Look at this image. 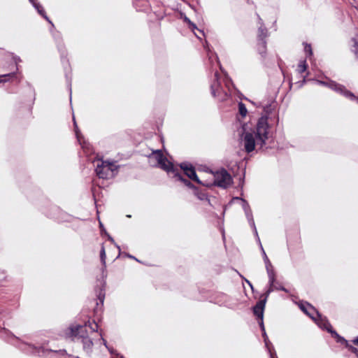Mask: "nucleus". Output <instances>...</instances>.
<instances>
[{"mask_svg":"<svg viewBox=\"0 0 358 358\" xmlns=\"http://www.w3.org/2000/svg\"><path fill=\"white\" fill-rule=\"evenodd\" d=\"M126 256H127V257H129V258H130V259H135V260H136V261H137V262H139V260H138V259H136V258L134 256H133V255H129V254H127V255H126Z\"/></svg>","mask_w":358,"mask_h":358,"instance_id":"obj_50","label":"nucleus"},{"mask_svg":"<svg viewBox=\"0 0 358 358\" xmlns=\"http://www.w3.org/2000/svg\"><path fill=\"white\" fill-rule=\"evenodd\" d=\"M73 122H74L73 124H74V127H75V132H76V135L78 141L82 145L83 148H87L88 149V146H87V143L85 141L82 142L83 136H82L80 131L78 130V126L76 124V122L75 121V118L74 117H73Z\"/></svg>","mask_w":358,"mask_h":358,"instance_id":"obj_22","label":"nucleus"},{"mask_svg":"<svg viewBox=\"0 0 358 358\" xmlns=\"http://www.w3.org/2000/svg\"><path fill=\"white\" fill-rule=\"evenodd\" d=\"M235 199L241 200L242 201V207L244 211L251 209L248 201L241 197H236Z\"/></svg>","mask_w":358,"mask_h":358,"instance_id":"obj_29","label":"nucleus"},{"mask_svg":"<svg viewBox=\"0 0 358 358\" xmlns=\"http://www.w3.org/2000/svg\"><path fill=\"white\" fill-rule=\"evenodd\" d=\"M344 343H343V345H345V346L348 348V350H349V346H352V345H350L348 342V341L345 340L344 342Z\"/></svg>","mask_w":358,"mask_h":358,"instance_id":"obj_46","label":"nucleus"},{"mask_svg":"<svg viewBox=\"0 0 358 358\" xmlns=\"http://www.w3.org/2000/svg\"><path fill=\"white\" fill-rule=\"evenodd\" d=\"M269 125L267 116H262L257 123L255 134L246 131L241 138V143L243 145L246 152H252L255 147L263 149L269 138Z\"/></svg>","mask_w":358,"mask_h":358,"instance_id":"obj_2","label":"nucleus"},{"mask_svg":"<svg viewBox=\"0 0 358 358\" xmlns=\"http://www.w3.org/2000/svg\"><path fill=\"white\" fill-rule=\"evenodd\" d=\"M257 241H258V242L259 243V246H260V248H261V250H262V253L263 259L264 261L265 259H268V257H267V255H266V252H265V251H264V250L263 248V246H262V243L260 242L259 237L258 236V237H257Z\"/></svg>","mask_w":358,"mask_h":358,"instance_id":"obj_35","label":"nucleus"},{"mask_svg":"<svg viewBox=\"0 0 358 358\" xmlns=\"http://www.w3.org/2000/svg\"><path fill=\"white\" fill-rule=\"evenodd\" d=\"M198 30L199 31V32H200L203 36H204V32H203L202 30H199V29H198Z\"/></svg>","mask_w":358,"mask_h":358,"instance_id":"obj_55","label":"nucleus"},{"mask_svg":"<svg viewBox=\"0 0 358 358\" xmlns=\"http://www.w3.org/2000/svg\"><path fill=\"white\" fill-rule=\"evenodd\" d=\"M274 283H275V282ZM273 290L277 289V290H282L285 292H288V290L285 287H284L283 286H281V285L277 286V285H275V284H274V286L273 287Z\"/></svg>","mask_w":358,"mask_h":358,"instance_id":"obj_37","label":"nucleus"},{"mask_svg":"<svg viewBox=\"0 0 358 358\" xmlns=\"http://www.w3.org/2000/svg\"><path fill=\"white\" fill-rule=\"evenodd\" d=\"M238 110H239L240 115L242 117H245L246 116L248 110H247V108L245 107V105L243 103H242V102H239L238 103Z\"/></svg>","mask_w":358,"mask_h":358,"instance_id":"obj_26","label":"nucleus"},{"mask_svg":"<svg viewBox=\"0 0 358 358\" xmlns=\"http://www.w3.org/2000/svg\"><path fill=\"white\" fill-rule=\"evenodd\" d=\"M304 51L308 56H311L313 55L312 48L310 44H306Z\"/></svg>","mask_w":358,"mask_h":358,"instance_id":"obj_34","label":"nucleus"},{"mask_svg":"<svg viewBox=\"0 0 358 358\" xmlns=\"http://www.w3.org/2000/svg\"><path fill=\"white\" fill-rule=\"evenodd\" d=\"M57 38H58V40H60V36H58Z\"/></svg>","mask_w":358,"mask_h":358,"instance_id":"obj_58","label":"nucleus"},{"mask_svg":"<svg viewBox=\"0 0 358 358\" xmlns=\"http://www.w3.org/2000/svg\"><path fill=\"white\" fill-rule=\"evenodd\" d=\"M100 259H101V264L103 265L102 273L103 274V273L106 270V255L105 248L103 244L101 245V248L100 250Z\"/></svg>","mask_w":358,"mask_h":358,"instance_id":"obj_23","label":"nucleus"},{"mask_svg":"<svg viewBox=\"0 0 358 358\" xmlns=\"http://www.w3.org/2000/svg\"><path fill=\"white\" fill-rule=\"evenodd\" d=\"M357 357H358V354L357 355Z\"/></svg>","mask_w":358,"mask_h":358,"instance_id":"obj_60","label":"nucleus"},{"mask_svg":"<svg viewBox=\"0 0 358 358\" xmlns=\"http://www.w3.org/2000/svg\"><path fill=\"white\" fill-rule=\"evenodd\" d=\"M196 36L198 38H201V37H200L199 36H197L196 34Z\"/></svg>","mask_w":358,"mask_h":358,"instance_id":"obj_57","label":"nucleus"},{"mask_svg":"<svg viewBox=\"0 0 358 358\" xmlns=\"http://www.w3.org/2000/svg\"><path fill=\"white\" fill-rule=\"evenodd\" d=\"M117 171V166L112 162L98 160L95 171L99 178L108 179L113 177Z\"/></svg>","mask_w":358,"mask_h":358,"instance_id":"obj_5","label":"nucleus"},{"mask_svg":"<svg viewBox=\"0 0 358 358\" xmlns=\"http://www.w3.org/2000/svg\"><path fill=\"white\" fill-rule=\"evenodd\" d=\"M68 85L69 87V91H70V99L71 100V81L68 80Z\"/></svg>","mask_w":358,"mask_h":358,"instance_id":"obj_48","label":"nucleus"},{"mask_svg":"<svg viewBox=\"0 0 358 358\" xmlns=\"http://www.w3.org/2000/svg\"><path fill=\"white\" fill-rule=\"evenodd\" d=\"M259 324L262 331H266L263 320H259Z\"/></svg>","mask_w":358,"mask_h":358,"instance_id":"obj_41","label":"nucleus"},{"mask_svg":"<svg viewBox=\"0 0 358 358\" xmlns=\"http://www.w3.org/2000/svg\"><path fill=\"white\" fill-rule=\"evenodd\" d=\"M350 352L355 354L356 355L358 354V349L355 347H354L353 345L352 346H349V350H348Z\"/></svg>","mask_w":358,"mask_h":358,"instance_id":"obj_39","label":"nucleus"},{"mask_svg":"<svg viewBox=\"0 0 358 358\" xmlns=\"http://www.w3.org/2000/svg\"><path fill=\"white\" fill-rule=\"evenodd\" d=\"M173 173H174L173 176L177 180L182 182L185 186H187L189 188L195 189L194 185H192L189 180H188L187 179L182 177V175L178 172L177 169Z\"/></svg>","mask_w":358,"mask_h":358,"instance_id":"obj_21","label":"nucleus"},{"mask_svg":"<svg viewBox=\"0 0 358 358\" xmlns=\"http://www.w3.org/2000/svg\"><path fill=\"white\" fill-rule=\"evenodd\" d=\"M213 302L220 306H226L229 308H232L234 306V303H233L232 299L224 294V293H218L213 297Z\"/></svg>","mask_w":358,"mask_h":358,"instance_id":"obj_11","label":"nucleus"},{"mask_svg":"<svg viewBox=\"0 0 358 358\" xmlns=\"http://www.w3.org/2000/svg\"><path fill=\"white\" fill-rule=\"evenodd\" d=\"M29 1L31 3L33 6L35 8V9L38 11V13L44 18L50 24H52V27H54V24H52V21L49 19V17L46 15L45 12L43 8V6L37 2L36 0H29Z\"/></svg>","mask_w":358,"mask_h":358,"instance_id":"obj_15","label":"nucleus"},{"mask_svg":"<svg viewBox=\"0 0 358 358\" xmlns=\"http://www.w3.org/2000/svg\"><path fill=\"white\" fill-rule=\"evenodd\" d=\"M318 317L320 318V321L317 322L319 327L323 329L327 330L332 335V331H335V330L333 329L331 324L327 320H323L321 315Z\"/></svg>","mask_w":358,"mask_h":358,"instance_id":"obj_20","label":"nucleus"},{"mask_svg":"<svg viewBox=\"0 0 358 358\" xmlns=\"http://www.w3.org/2000/svg\"><path fill=\"white\" fill-rule=\"evenodd\" d=\"M352 342L353 343V344H355V345H357L358 346V336L355 338Z\"/></svg>","mask_w":358,"mask_h":358,"instance_id":"obj_51","label":"nucleus"},{"mask_svg":"<svg viewBox=\"0 0 358 358\" xmlns=\"http://www.w3.org/2000/svg\"><path fill=\"white\" fill-rule=\"evenodd\" d=\"M244 212H245L246 218L248 220V222L250 226L253 229L254 234H255L256 237H258V233H257V228H256V226H255V221H254V219H253V215H252V210L250 209V210H245Z\"/></svg>","mask_w":358,"mask_h":358,"instance_id":"obj_18","label":"nucleus"},{"mask_svg":"<svg viewBox=\"0 0 358 358\" xmlns=\"http://www.w3.org/2000/svg\"><path fill=\"white\" fill-rule=\"evenodd\" d=\"M300 309L307 315H308L311 319L315 321H317L313 313H315L317 317H320V314L315 309L313 306H312L309 303H301L299 305Z\"/></svg>","mask_w":358,"mask_h":358,"instance_id":"obj_13","label":"nucleus"},{"mask_svg":"<svg viewBox=\"0 0 358 358\" xmlns=\"http://www.w3.org/2000/svg\"><path fill=\"white\" fill-rule=\"evenodd\" d=\"M344 343H343V345H345V346L348 348V350H349V346H352V345H350L348 342V341L345 340L344 342Z\"/></svg>","mask_w":358,"mask_h":358,"instance_id":"obj_47","label":"nucleus"},{"mask_svg":"<svg viewBox=\"0 0 358 358\" xmlns=\"http://www.w3.org/2000/svg\"><path fill=\"white\" fill-rule=\"evenodd\" d=\"M149 160H156L159 166L166 172L174 173L176 169L173 164L165 157L160 150H155L149 155Z\"/></svg>","mask_w":358,"mask_h":358,"instance_id":"obj_6","label":"nucleus"},{"mask_svg":"<svg viewBox=\"0 0 358 358\" xmlns=\"http://www.w3.org/2000/svg\"><path fill=\"white\" fill-rule=\"evenodd\" d=\"M245 282H247V283L250 286V287H251L252 289H253L252 283H251L248 280H247V279H245Z\"/></svg>","mask_w":358,"mask_h":358,"instance_id":"obj_53","label":"nucleus"},{"mask_svg":"<svg viewBox=\"0 0 358 358\" xmlns=\"http://www.w3.org/2000/svg\"><path fill=\"white\" fill-rule=\"evenodd\" d=\"M183 20H184V22H185L187 24H188V25L192 22V21L187 16H185Z\"/></svg>","mask_w":358,"mask_h":358,"instance_id":"obj_45","label":"nucleus"},{"mask_svg":"<svg viewBox=\"0 0 358 358\" xmlns=\"http://www.w3.org/2000/svg\"><path fill=\"white\" fill-rule=\"evenodd\" d=\"M264 341L268 353H271V352H275L274 348L268 338H267V340H264Z\"/></svg>","mask_w":358,"mask_h":358,"instance_id":"obj_30","label":"nucleus"},{"mask_svg":"<svg viewBox=\"0 0 358 358\" xmlns=\"http://www.w3.org/2000/svg\"><path fill=\"white\" fill-rule=\"evenodd\" d=\"M264 262V264H265V267L267 266H269L270 264H271V262H270L268 258L265 259Z\"/></svg>","mask_w":358,"mask_h":358,"instance_id":"obj_49","label":"nucleus"},{"mask_svg":"<svg viewBox=\"0 0 358 358\" xmlns=\"http://www.w3.org/2000/svg\"><path fill=\"white\" fill-rule=\"evenodd\" d=\"M12 59L15 64V70L13 72H16V73H17L19 70L18 63L21 62L22 60L19 56L15 55L13 53H12Z\"/></svg>","mask_w":358,"mask_h":358,"instance_id":"obj_27","label":"nucleus"},{"mask_svg":"<svg viewBox=\"0 0 358 358\" xmlns=\"http://www.w3.org/2000/svg\"><path fill=\"white\" fill-rule=\"evenodd\" d=\"M262 336L264 338V340H267V338H268L266 331H262Z\"/></svg>","mask_w":358,"mask_h":358,"instance_id":"obj_52","label":"nucleus"},{"mask_svg":"<svg viewBox=\"0 0 358 358\" xmlns=\"http://www.w3.org/2000/svg\"><path fill=\"white\" fill-rule=\"evenodd\" d=\"M331 87L333 91L343 96L350 101H355L358 104V96H356L353 92L348 90L343 85L338 83L335 81L334 84H331Z\"/></svg>","mask_w":358,"mask_h":358,"instance_id":"obj_9","label":"nucleus"},{"mask_svg":"<svg viewBox=\"0 0 358 358\" xmlns=\"http://www.w3.org/2000/svg\"><path fill=\"white\" fill-rule=\"evenodd\" d=\"M99 224H100V227H101V228H102V227H103V224H102V223H101V222H100V223H99Z\"/></svg>","mask_w":358,"mask_h":358,"instance_id":"obj_56","label":"nucleus"},{"mask_svg":"<svg viewBox=\"0 0 358 358\" xmlns=\"http://www.w3.org/2000/svg\"><path fill=\"white\" fill-rule=\"evenodd\" d=\"M16 72H11L9 73H6L3 75H0V83H6L9 80L10 78H15Z\"/></svg>","mask_w":358,"mask_h":358,"instance_id":"obj_24","label":"nucleus"},{"mask_svg":"<svg viewBox=\"0 0 358 358\" xmlns=\"http://www.w3.org/2000/svg\"><path fill=\"white\" fill-rule=\"evenodd\" d=\"M224 87L222 85L220 74L217 71L214 72V78L210 83V91L213 96L216 97L219 101H223L230 96L231 88L234 87L231 79L224 72Z\"/></svg>","mask_w":358,"mask_h":358,"instance_id":"obj_4","label":"nucleus"},{"mask_svg":"<svg viewBox=\"0 0 358 358\" xmlns=\"http://www.w3.org/2000/svg\"><path fill=\"white\" fill-rule=\"evenodd\" d=\"M206 50L208 64L210 65L211 69L215 70V72L217 71L216 67L220 66V70L224 73L225 71L222 69L217 55L210 51L208 48Z\"/></svg>","mask_w":358,"mask_h":358,"instance_id":"obj_12","label":"nucleus"},{"mask_svg":"<svg viewBox=\"0 0 358 358\" xmlns=\"http://www.w3.org/2000/svg\"><path fill=\"white\" fill-rule=\"evenodd\" d=\"M58 49L62 52V57H63V55L64 54L65 51H64V50H63L64 48H63L62 45L60 44L59 42V44H58Z\"/></svg>","mask_w":358,"mask_h":358,"instance_id":"obj_43","label":"nucleus"},{"mask_svg":"<svg viewBox=\"0 0 358 358\" xmlns=\"http://www.w3.org/2000/svg\"><path fill=\"white\" fill-rule=\"evenodd\" d=\"M120 358H124L123 356H120Z\"/></svg>","mask_w":358,"mask_h":358,"instance_id":"obj_59","label":"nucleus"},{"mask_svg":"<svg viewBox=\"0 0 358 358\" xmlns=\"http://www.w3.org/2000/svg\"><path fill=\"white\" fill-rule=\"evenodd\" d=\"M189 28L193 31L196 29H198L196 25L192 22L189 24Z\"/></svg>","mask_w":358,"mask_h":358,"instance_id":"obj_40","label":"nucleus"},{"mask_svg":"<svg viewBox=\"0 0 358 358\" xmlns=\"http://www.w3.org/2000/svg\"><path fill=\"white\" fill-rule=\"evenodd\" d=\"M103 231H104L105 234H106V235H107L108 240H109L111 243H113L115 245V247L118 249V250H119V254H120V245H118L115 242L114 239H113V238H112V237H111L108 234H107V232L106 231V230H105V229H103Z\"/></svg>","mask_w":358,"mask_h":358,"instance_id":"obj_33","label":"nucleus"},{"mask_svg":"<svg viewBox=\"0 0 358 358\" xmlns=\"http://www.w3.org/2000/svg\"><path fill=\"white\" fill-rule=\"evenodd\" d=\"M266 41H258L257 43V50L258 53L263 59L266 57Z\"/></svg>","mask_w":358,"mask_h":358,"instance_id":"obj_19","label":"nucleus"},{"mask_svg":"<svg viewBox=\"0 0 358 358\" xmlns=\"http://www.w3.org/2000/svg\"><path fill=\"white\" fill-rule=\"evenodd\" d=\"M3 332L8 336V341L17 347L22 351L27 354H32L45 358H65L66 352L65 350H53L43 346H36L34 345L23 342L18 337L14 336L10 331L3 329Z\"/></svg>","mask_w":358,"mask_h":358,"instance_id":"obj_3","label":"nucleus"},{"mask_svg":"<svg viewBox=\"0 0 358 358\" xmlns=\"http://www.w3.org/2000/svg\"><path fill=\"white\" fill-rule=\"evenodd\" d=\"M273 291V288H268L265 293L261 296V299L253 307V313L257 319L263 320L265 305L269 294Z\"/></svg>","mask_w":358,"mask_h":358,"instance_id":"obj_8","label":"nucleus"},{"mask_svg":"<svg viewBox=\"0 0 358 358\" xmlns=\"http://www.w3.org/2000/svg\"><path fill=\"white\" fill-rule=\"evenodd\" d=\"M316 83L322 86H325L329 87V89L332 90L331 84H334L335 81L330 80L329 82H325L322 80H316Z\"/></svg>","mask_w":358,"mask_h":358,"instance_id":"obj_28","label":"nucleus"},{"mask_svg":"<svg viewBox=\"0 0 358 358\" xmlns=\"http://www.w3.org/2000/svg\"><path fill=\"white\" fill-rule=\"evenodd\" d=\"M195 194L196 195L198 199L200 200H207L208 199V196L206 195V194L204 192H199V190L197 189H195Z\"/></svg>","mask_w":358,"mask_h":358,"instance_id":"obj_31","label":"nucleus"},{"mask_svg":"<svg viewBox=\"0 0 358 358\" xmlns=\"http://www.w3.org/2000/svg\"><path fill=\"white\" fill-rule=\"evenodd\" d=\"M133 3L138 11H144L147 10L149 6L148 0H134Z\"/></svg>","mask_w":358,"mask_h":358,"instance_id":"obj_17","label":"nucleus"},{"mask_svg":"<svg viewBox=\"0 0 358 358\" xmlns=\"http://www.w3.org/2000/svg\"><path fill=\"white\" fill-rule=\"evenodd\" d=\"M266 272L268 277V288H273L275 282V275L272 264L266 266Z\"/></svg>","mask_w":358,"mask_h":358,"instance_id":"obj_16","label":"nucleus"},{"mask_svg":"<svg viewBox=\"0 0 358 358\" xmlns=\"http://www.w3.org/2000/svg\"><path fill=\"white\" fill-rule=\"evenodd\" d=\"M104 297H105L104 290L103 289H101L99 291V293L98 294V299L101 303H103Z\"/></svg>","mask_w":358,"mask_h":358,"instance_id":"obj_36","label":"nucleus"},{"mask_svg":"<svg viewBox=\"0 0 358 358\" xmlns=\"http://www.w3.org/2000/svg\"><path fill=\"white\" fill-rule=\"evenodd\" d=\"M70 335L74 341L80 343L83 349L87 354L92 352L93 346L99 342L102 341L103 344L108 350L110 354H115L116 351L109 348L106 341L103 338L101 331H99V326L94 320H88L83 325L71 327Z\"/></svg>","mask_w":358,"mask_h":358,"instance_id":"obj_1","label":"nucleus"},{"mask_svg":"<svg viewBox=\"0 0 358 358\" xmlns=\"http://www.w3.org/2000/svg\"><path fill=\"white\" fill-rule=\"evenodd\" d=\"M259 324L262 331H266L263 320H259Z\"/></svg>","mask_w":358,"mask_h":358,"instance_id":"obj_42","label":"nucleus"},{"mask_svg":"<svg viewBox=\"0 0 358 358\" xmlns=\"http://www.w3.org/2000/svg\"><path fill=\"white\" fill-rule=\"evenodd\" d=\"M213 183L217 187L226 189L232 183V178L227 171L222 169L220 171H216L214 174Z\"/></svg>","mask_w":358,"mask_h":358,"instance_id":"obj_7","label":"nucleus"},{"mask_svg":"<svg viewBox=\"0 0 358 358\" xmlns=\"http://www.w3.org/2000/svg\"><path fill=\"white\" fill-rule=\"evenodd\" d=\"M269 355H270V358H278L275 352H271V353H269Z\"/></svg>","mask_w":358,"mask_h":358,"instance_id":"obj_44","label":"nucleus"},{"mask_svg":"<svg viewBox=\"0 0 358 358\" xmlns=\"http://www.w3.org/2000/svg\"><path fill=\"white\" fill-rule=\"evenodd\" d=\"M181 169L184 171L185 174L192 180L201 184V181L198 178L194 167L188 162H182L180 164Z\"/></svg>","mask_w":358,"mask_h":358,"instance_id":"obj_10","label":"nucleus"},{"mask_svg":"<svg viewBox=\"0 0 358 358\" xmlns=\"http://www.w3.org/2000/svg\"><path fill=\"white\" fill-rule=\"evenodd\" d=\"M258 17H259V22L260 24V27L258 29L257 41H266V39L268 36V30L264 25L262 20L259 17V15H258Z\"/></svg>","mask_w":358,"mask_h":358,"instance_id":"obj_14","label":"nucleus"},{"mask_svg":"<svg viewBox=\"0 0 358 358\" xmlns=\"http://www.w3.org/2000/svg\"><path fill=\"white\" fill-rule=\"evenodd\" d=\"M332 336L335 338H337V341L341 344L344 343L343 342L346 340L343 337L341 336L336 331H332Z\"/></svg>","mask_w":358,"mask_h":358,"instance_id":"obj_32","label":"nucleus"},{"mask_svg":"<svg viewBox=\"0 0 358 358\" xmlns=\"http://www.w3.org/2000/svg\"><path fill=\"white\" fill-rule=\"evenodd\" d=\"M307 69L306 60H301L297 66V71L299 73H302L306 71Z\"/></svg>","mask_w":358,"mask_h":358,"instance_id":"obj_25","label":"nucleus"},{"mask_svg":"<svg viewBox=\"0 0 358 358\" xmlns=\"http://www.w3.org/2000/svg\"><path fill=\"white\" fill-rule=\"evenodd\" d=\"M3 313V310H0V320H1V315Z\"/></svg>","mask_w":358,"mask_h":358,"instance_id":"obj_54","label":"nucleus"},{"mask_svg":"<svg viewBox=\"0 0 358 358\" xmlns=\"http://www.w3.org/2000/svg\"><path fill=\"white\" fill-rule=\"evenodd\" d=\"M352 51L355 53V56L358 58V43L357 41H355Z\"/></svg>","mask_w":358,"mask_h":358,"instance_id":"obj_38","label":"nucleus"}]
</instances>
